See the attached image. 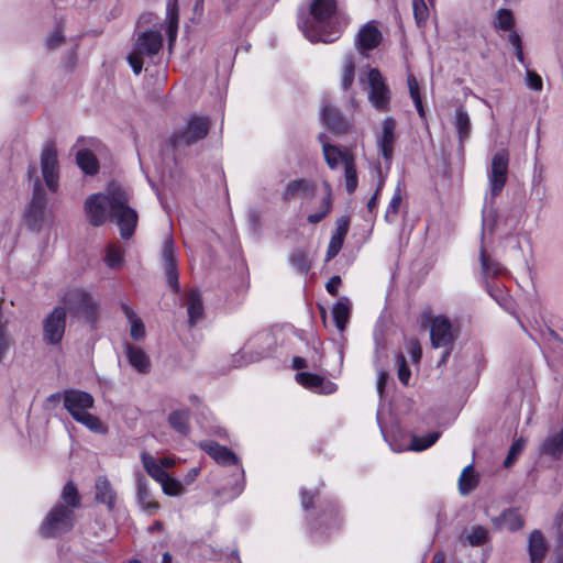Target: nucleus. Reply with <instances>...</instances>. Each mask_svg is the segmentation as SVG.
<instances>
[{"label":"nucleus","mask_w":563,"mask_h":563,"mask_svg":"<svg viewBox=\"0 0 563 563\" xmlns=\"http://www.w3.org/2000/svg\"><path fill=\"white\" fill-rule=\"evenodd\" d=\"M316 183L306 178H298L290 180L282 194L285 201H290L296 198H311L316 191Z\"/></svg>","instance_id":"20"},{"label":"nucleus","mask_w":563,"mask_h":563,"mask_svg":"<svg viewBox=\"0 0 563 563\" xmlns=\"http://www.w3.org/2000/svg\"><path fill=\"white\" fill-rule=\"evenodd\" d=\"M495 23L503 31L510 30V27L514 23V18H512L511 12L509 10H505V9L499 10L497 12Z\"/></svg>","instance_id":"52"},{"label":"nucleus","mask_w":563,"mask_h":563,"mask_svg":"<svg viewBox=\"0 0 563 563\" xmlns=\"http://www.w3.org/2000/svg\"><path fill=\"white\" fill-rule=\"evenodd\" d=\"M189 417L188 410H175L169 413L168 422L176 432L187 435L190 431Z\"/></svg>","instance_id":"34"},{"label":"nucleus","mask_w":563,"mask_h":563,"mask_svg":"<svg viewBox=\"0 0 563 563\" xmlns=\"http://www.w3.org/2000/svg\"><path fill=\"white\" fill-rule=\"evenodd\" d=\"M526 445V441L522 438L517 439L510 446L508 455L504 462L506 467H510L518 459V456L522 453Z\"/></svg>","instance_id":"49"},{"label":"nucleus","mask_w":563,"mask_h":563,"mask_svg":"<svg viewBox=\"0 0 563 563\" xmlns=\"http://www.w3.org/2000/svg\"><path fill=\"white\" fill-rule=\"evenodd\" d=\"M96 500L98 503L107 505L109 510H112L115 505L117 493L113 489L109 479L104 476H100L96 481Z\"/></svg>","instance_id":"25"},{"label":"nucleus","mask_w":563,"mask_h":563,"mask_svg":"<svg viewBox=\"0 0 563 563\" xmlns=\"http://www.w3.org/2000/svg\"><path fill=\"white\" fill-rule=\"evenodd\" d=\"M341 285V278L340 276H333L330 278V280L327 283L325 288L328 292L332 296L338 295L339 287Z\"/></svg>","instance_id":"60"},{"label":"nucleus","mask_w":563,"mask_h":563,"mask_svg":"<svg viewBox=\"0 0 563 563\" xmlns=\"http://www.w3.org/2000/svg\"><path fill=\"white\" fill-rule=\"evenodd\" d=\"M66 327V310L56 307L43 321V338L48 344L62 341Z\"/></svg>","instance_id":"14"},{"label":"nucleus","mask_w":563,"mask_h":563,"mask_svg":"<svg viewBox=\"0 0 563 563\" xmlns=\"http://www.w3.org/2000/svg\"><path fill=\"white\" fill-rule=\"evenodd\" d=\"M369 93L368 99L378 111L388 109L390 91L378 69L372 68L367 75Z\"/></svg>","instance_id":"12"},{"label":"nucleus","mask_w":563,"mask_h":563,"mask_svg":"<svg viewBox=\"0 0 563 563\" xmlns=\"http://www.w3.org/2000/svg\"><path fill=\"white\" fill-rule=\"evenodd\" d=\"M136 481V499L139 506L147 512L148 515H154L157 512L159 505L152 497L150 482L148 479L141 473L135 475Z\"/></svg>","instance_id":"19"},{"label":"nucleus","mask_w":563,"mask_h":563,"mask_svg":"<svg viewBox=\"0 0 563 563\" xmlns=\"http://www.w3.org/2000/svg\"><path fill=\"white\" fill-rule=\"evenodd\" d=\"M301 506L303 509H308L312 506V497H308L307 490L302 489L300 492Z\"/></svg>","instance_id":"64"},{"label":"nucleus","mask_w":563,"mask_h":563,"mask_svg":"<svg viewBox=\"0 0 563 563\" xmlns=\"http://www.w3.org/2000/svg\"><path fill=\"white\" fill-rule=\"evenodd\" d=\"M65 303L87 321L93 322L97 318V303L91 296L82 289L74 288L66 292Z\"/></svg>","instance_id":"11"},{"label":"nucleus","mask_w":563,"mask_h":563,"mask_svg":"<svg viewBox=\"0 0 563 563\" xmlns=\"http://www.w3.org/2000/svg\"><path fill=\"white\" fill-rule=\"evenodd\" d=\"M159 484L163 493L167 496H180L186 492L183 483L169 475H167L166 479L164 478Z\"/></svg>","instance_id":"43"},{"label":"nucleus","mask_w":563,"mask_h":563,"mask_svg":"<svg viewBox=\"0 0 563 563\" xmlns=\"http://www.w3.org/2000/svg\"><path fill=\"white\" fill-rule=\"evenodd\" d=\"M332 207L331 194L328 195L321 200L319 211L311 213L308 216L307 220L311 224H317L322 221L327 214L330 212Z\"/></svg>","instance_id":"44"},{"label":"nucleus","mask_w":563,"mask_h":563,"mask_svg":"<svg viewBox=\"0 0 563 563\" xmlns=\"http://www.w3.org/2000/svg\"><path fill=\"white\" fill-rule=\"evenodd\" d=\"M510 44L515 49L518 62L528 68L522 52L521 37H510ZM526 84L532 90L540 91L542 89V78L530 69H527Z\"/></svg>","instance_id":"24"},{"label":"nucleus","mask_w":563,"mask_h":563,"mask_svg":"<svg viewBox=\"0 0 563 563\" xmlns=\"http://www.w3.org/2000/svg\"><path fill=\"white\" fill-rule=\"evenodd\" d=\"M459 328L446 316L431 319L430 340L433 347H452L459 336Z\"/></svg>","instance_id":"9"},{"label":"nucleus","mask_w":563,"mask_h":563,"mask_svg":"<svg viewBox=\"0 0 563 563\" xmlns=\"http://www.w3.org/2000/svg\"><path fill=\"white\" fill-rule=\"evenodd\" d=\"M350 221L346 217H341L336 221V229L332 236L339 238L344 241L349 231Z\"/></svg>","instance_id":"55"},{"label":"nucleus","mask_w":563,"mask_h":563,"mask_svg":"<svg viewBox=\"0 0 563 563\" xmlns=\"http://www.w3.org/2000/svg\"><path fill=\"white\" fill-rule=\"evenodd\" d=\"M126 355L129 363L140 373H147L151 367V362L146 353L131 344H126L125 346Z\"/></svg>","instance_id":"29"},{"label":"nucleus","mask_w":563,"mask_h":563,"mask_svg":"<svg viewBox=\"0 0 563 563\" xmlns=\"http://www.w3.org/2000/svg\"><path fill=\"white\" fill-rule=\"evenodd\" d=\"M413 15L418 25L424 22L429 16V10L424 0L412 1Z\"/></svg>","instance_id":"51"},{"label":"nucleus","mask_w":563,"mask_h":563,"mask_svg":"<svg viewBox=\"0 0 563 563\" xmlns=\"http://www.w3.org/2000/svg\"><path fill=\"white\" fill-rule=\"evenodd\" d=\"M65 37H47L45 46L47 49H56L64 45Z\"/></svg>","instance_id":"61"},{"label":"nucleus","mask_w":563,"mask_h":563,"mask_svg":"<svg viewBox=\"0 0 563 563\" xmlns=\"http://www.w3.org/2000/svg\"><path fill=\"white\" fill-rule=\"evenodd\" d=\"M509 154L506 150H499L493 155L487 169L488 194L492 199L503 191L508 179Z\"/></svg>","instance_id":"8"},{"label":"nucleus","mask_w":563,"mask_h":563,"mask_svg":"<svg viewBox=\"0 0 563 563\" xmlns=\"http://www.w3.org/2000/svg\"><path fill=\"white\" fill-rule=\"evenodd\" d=\"M345 24L346 20L338 12L336 0H311L308 15L298 20L303 33H341Z\"/></svg>","instance_id":"2"},{"label":"nucleus","mask_w":563,"mask_h":563,"mask_svg":"<svg viewBox=\"0 0 563 563\" xmlns=\"http://www.w3.org/2000/svg\"><path fill=\"white\" fill-rule=\"evenodd\" d=\"M130 194L118 184H110L104 194L89 196L85 201V211L91 225H102L108 216L115 219L120 235L129 240L137 224V212L130 207Z\"/></svg>","instance_id":"1"},{"label":"nucleus","mask_w":563,"mask_h":563,"mask_svg":"<svg viewBox=\"0 0 563 563\" xmlns=\"http://www.w3.org/2000/svg\"><path fill=\"white\" fill-rule=\"evenodd\" d=\"M121 310L130 323V335L133 340L139 341L145 336V327L141 318L128 303H121Z\"/></svg>","instance_id":"27"},{"label":"nucleus","mask_w":563,"mask_h":563,"mask_svg":"<svg viewBox=\"0 0 563 563\" xmlns=\"http://www.w3.org/2000/svg\"><path fill=\"white\" fill-rule=\"evenodd\" d=\"M351 305L347 298L340 299L332 308L335 325L340 332L345 330L350 319Z\"/></svg>","instance_id":"32"},{"label":"nucleus","mask_w":563,"mask_h":563,"mask_svg":"<svg viewBox=\"0 0 563 563\" xmlns=\"http://www.w3.org/2000/svg\"><path fill=\"white\" fill-rule=\"evenodd\" d=\"M396 121L394 118L388 117L382 123V131L377 135V146L383 157L390 162L394 154V146L396 143Z\"/></svg>","instance_id":"17"},{"label":"nucleus","mask_w":563,"mask_h":563,"mask_svg":"<svg viewBox=\"0 0 563 563\" xmlns=\"http://www.w3.org/2000/svg\"><path fill=\"white\" fill-rule=\"evenodd\" d=\"M355 66L351 58H346L343 65L341 87L349 90L354 81Z\"/></svg>","instance_id":"47"},{"label":"nucleus","mask_w":563,"mask_h":563,"mask_svg":"<svg viewBox=\"0 0 563 563\" xmlns=\"http://www.w3.org/2000/svg\"><path fill=\"white\" fill-rule=\"evenodd\" d=\"M75 515L73 509L58 504L45 517L41 531L44 537H55L73 529Z\"/></svg>","instance_id":"7"},{"label":"nucleus","mask_w":563,"mask_h":563,"mask_svg":"<svg viewBox=\"0 0 563 563\" xmlns=\"http://www.w3.org/2000/svg\"><path fill=\"white\" fill-rule=\"evenodd\" d=\"M200 474V468L199 467H192L190 468L187 474L185 475L184 477V483L186 485H189L191 484Z\"/></svg>","instance_id":"63"},{"label":"nucleus","mask_w":563,"mask_h":563,"mask_svg":"<svg viewBox=\"0 0 563 563\" xmlns=\"http://www.w3.org/2000/svg\"><path fill=\"white\" fill-rule=\"evenodd\" d=\"M408 353L410 354L413 362H419L421 358V346L418 340H410L407 344Z\"/></svg>","instance_id":"58"},{"label":"nucleus","mask_w":563,"mask_h":563,"mask_svg":"<svg viewBox=\"0 0 563 563\" xmlns=\"http://www.w3.org/2000/svg\"><path fill=\"white\" fill-rule=\"evenodd\" d=\"M401 201H402V189L400 187V184H398L397 187L395 188L394 195H393V197L388 203V207L386 209V212H385V220L388 223L395 222L397 214L399 212V209H400Z\"/></svg>","instance_id":"38"},{"label":"nucleus","mask_w":563,"mask_h":563,"mask_svg":"<svg viewBox=\"0 0 563 563\" xmlns=\"http://www.w3.org/2000/svg\"><path fill=\"white\" fill-rule=\"evenodd\" d=\"M325 134H319V141L322 143V152L328 166L331 169L338 168L340 165H346V161L353 159L354 156L349 150H340L339 147L325 142Z\"/></svg>","instance_id":"22"},{"label":"nucleus","mask_w":563,"mask_h":563,"mask_svg":"<svg viewBox=\"0 0 563 563\" xmlns=\"http://www.w3.org/2000/svg\"><path fill=\"white\" fill-rule=\"evenodd\" d=\"M440 433L439 432H430L422 437H412L410 450L412 451H423L431 445H433L437 440L439 439Z\"/></svg>","instance_id":"42"},{"label":"nucleus","mask_w":563,"mask_h":563,"mask_svg":"<svg viewBox=\"0 0 563 563\" xmlns=\"http://www.w3.org/2000/svg\"><path fill=\"white\" fill-rule=\"evenodd\" d=\"M379 42L380 37H357L356 46L363 55H366V52L377 47Z\"/></svg>","instance_id":"53"},{"label":"nucleus","mask_w":563,"mask_h":563,"mask_svg":"<svg viewBox=\"0 0 563 563\" xmlns=\"http://www.w3.org/2000/svg\"><path fill=\"white\" fill-rule=\"evenodd\" d=\"M466 540L473 547L481 545L487 540V530L481 526L473 527L466 536Z\"/></svg>","instance_id":"50"},{"label":"nucleus","mask_w":563,"mask_h":563,"mask_svg":"<svg viewBox=\"0 0 563 563\" xmlns=\"http://www.w3.org/2000/svg\"><path fill=\"white\" fill-rule=\"evenodd\" d=\"M179 23L178 0H168L166 4V20L152 12H144L137 20L134 35H177Z\"/></svg>","instance_id":"4"},{"label":"nucleus","mask_w":563,"mask_h":563,"mask_svg":"<svg viewBox=\"0 0 563 563\" xmlns=\"http://www.w3.org/2000/svg\"><path fill=\"white\" fill-rule=\"evenodd\" d=\"M477 485V478L474 474L472 465H467L463 468L459 478V488L461 494L466 495Z\"/></svg>","instance_id":"37"},{"label":"nucleus","mask_w":563,"mask_h":563,"mask_svg":"<svg viewBox=\"0 0 563 563\" xmlns=\"http://www.w3.org/2000/svg\"><path fill=\"white\" fill-rule=\"evenodd\" d=\"M500 526L507 530L515 531L523 526V520L517 510L510 509L503 512Z\"/></svg>","instance_id":"41"},{"label":"nucleus","mask_w":563,"mask_h":563,"mask_svg":"<svg viewBox=\"0 0 563 563\" xmlns=\"http://www.w3.org/2000/svg\"><path fill=\"white\" fill-rule=\"evenodd\" d=\"M540 452L553 459H559L563 452V429L547 437Z\"/></svg>","instance_id":"28"},{"label":"nucleus","mask_w":563,"mask_h":563,"mask_svg":"<svg viewBox=\"0 0 563 563\" xmlns=\"http://www.w3.org/2000/svg\"><path fill=\"white\" fill-rule=\"evenodd\" d=\"M547 545L541 532L533 531L529 538V554L531 563H542Z\"/></svg>","instance_id":"30"},{"label":"nucleus","mask_w":563,"mask_h":563,"mask_svg":"<svg viewBox=\"0 0 563 563\" xmlns=\"http://www.w3.org/2000/svg\"><path fill=\"white\" fill-rule=\"evenodd\" d=\"M388 374L385 371L378 372V379H377V391L382 396L384 393V388L387 382Z\"/></svg>","instance_id":"62"},{"label":"nucleus","mask_w":563,"mask_h":563,"mask_svg":"<svg viewBox=\"0 0 563 563\" xmlns=\"http://www.w3.org/2000/svg\"><path fill=\"white\" fill-rule=\"evenodd\" d=\"M291 265L300 273H306L311 266L308 254L302 250H297L290 255Z\"/></svg>","instance_id":"46"},{"label":"nucleus","mask_w":563,"mask_h":563,"mask_svg":"<svg viewBox=\"0 0 563 563\" xmlns=\"http://www.w3.org/2000/svg\"><path fill=\"white\" fill-rule=\"evenodd\" d=\"M407 85H408L410 97L415 103V107L418 111L419 117L424 118L426 112H424V108L422 106V100L420 97L419 85H418L416 77L412 74L408 75Z\"/></svg>","instance_id":"39"},{"label":"nucleus","mask_w":563,"mask_h":563,"mask_svg":"<svg viewBox=\"0 0 563 563\" xmlns=\"http://www.w3.org/2000/svg\"><path fill=\"white\" fill-rule=\"evenodd\" d=\"M482 274L486 279L497 277L506 273L505 266L486 253L484 247L479 251Z\"/></svg>","instance_id":"26"},{"label":"nucleus","mask_w":563,"mask_h":563,"mask_svg":"<svg viewBox=\"0 0 563 563\" xmlns=\"http://www.w3.org/2000/svg\"><path fill=\"white\" fill-rule=\"evenodd\" d=\"M395 363L397 366V374H398L399 380L405 386L409 385L411 372H410L409 367L407 366L405 356L401 353L397 354L395 357Z\"/></svg>","instance_id":"48"},{"label":"nucleus","mask_w":563,"mask_h":563,"mask_svg":"<svg viewBox=\"0 0 563 563\" xmlns=\"http://www.w3.org/2000/svg\"><path fill=\"white\" fill-rule=\"evenodd\" d=\"M11 344V339L9 333L7 332L4 325L0 327V363L8 353Z\"/></svg>","instance_id":"54"},{"label":"nucleus","mask_w":563,"mask_h":563,"mask_svg":"<svg viewBox=\"0 0 563 563\" xmlns=\"http://www.w3.org/2000/svg\"><path fill=\"white\" fill-rule=\"evenodd\" d=\"M162 48V37H137L128 55V63L133 73L139 75L143 67L147 68L148 65L155 64Z\"/></svg>","instance_id":"6"},{"label":"nucleus","mask_w":563,"mask_h":563,"mask_svg":"<svg viewBox=\"0 0 563 563\" xmlns=\"http://www.w3.org/2000/svg\"><path fill=\"white\" fill-rule=\"evenodd\" d=\"M124 261V250L121 245L110 244L106 249L104 263L111 268L115 269L121 267Z\"/></svg>","instance_id":"36"},{"label":"nucleus","mask_w":563,"mask_h":563,"mask_svg":"<svg viewBox=\"0 0 563 563\" xmlns=\"http://www.w3.org/2000/svg\"><path fill=\"white\" fill-rule=\"evenodd\" d=\"M76 161L80 169L88 174L93 175L98 172L99 164L96 156L88 150H80L76 155Z\"/></svg>","instance_id":"35"},{"label":"nucleus","mask_w":563,"mask_h":563,"mask_svg":"<svg viewBox=\"0 0 563 563\" xmlns=\"http://www.w3.org/2000/svg\"><path fill=\"white\" fill-rule=\"evenodd\" d=\"M383 186H384V181L379 180L374 195L372 196V198L367 202V209H368L369 212H373L377 208L378 197L380 195Z\"/></svg>","instance_id":"59"},{"label":"nucleus","mask_w":563,"mask_h":563,"mask_svg":"<svg viewBox=\"0 0 563 563\" xmlns=\"http://www.w3.org/2000/svg\"><path fill=\"white\" fill-rule=\"evenodd\" d=\"M141 461L144 470L154 481L161 483L164 478L166 479L168 473L162 468V465L153 455L144 452L141 454Z\"/></svg>","instance_id":"31"},{"label":"nucleus","mask_w":563,"mask_h":563,"mask_svg":"<svg viewBox=\"0 0 563 563\" xmlns=\"http://www.w3.org/2000/svg\"><path fill=\"white\" fill-rule=\"evenodd\" d=\"M162 260L165 266L166 277L168 285L174 291H179V275H178V257L177 247L172 236H167L164 241Z\"/></svg>","instance_id":"15"},{"label":"nucleus","mask_w":563,"mask_h":563,"mask_svg":"<svg viewBox=\"0 0 563 563\" xmlns=\"http://www.w3.org/2000/svg\"><path fill=\"white\" fill-rule=\"evenodd\" d=\"M344 179L346 190L350 194L353 192L357 187V173L354 158L346 161V165L344 166Z\"/></svg>","instance_id":"45"},{"label":"nucleus","mask_w":563,"mask_h":563,"mask_svg":"<svg viewBox=\"0 0 563 563\" xmlns=\"http://www.w3.org/2000/svg\"><path fill=\"white\" fill-rule=\"evenodd\" d=\"M62 500L65 504V507H68L73 510L80 506V496L76 486L71 482H68L64 486L62 492Z\"/></svg>","instance_id":"40"},{"label":"nucleus","mask_w":563,"mask_h":563,"mask_svg":"<svg viewBox=\"0 0 563 563\" xmlns=\"http://www.w3.org/2000/svg\"><path fill=\"white\" fill-rule=\"evenodd\" d=\"M63 398L64 407L74 420L92 432L103 433L106 431L100 419L89 412L95 405V399L89 393L69 389L64 393Z\"/></svg>","instance_id":"3"},{"label":"nucleus","mask_w":563,"mask_h":563,"mask_svg":"<svg viewBox=\"0 0 563 563\" xmlns=\"http://www.w3.org/2000/svg\"><path fill=\"white\" fill-rule=\"evenodd\" d=\"M198 446L206 452L218 465L223 467L238 466L240 471L239 481L232 488L231 498H234L243 493L244 489V468L241 459L228 446L221 445L213 440H203L198 443Z\"/></svg>","instance_id":"5"},{"label":"nucleus","mask_w":563,"mask_h":563,"mask_svg":"<svg viewBox=\"0 0 563 563\" xmlns=\"http://www.w3.org/2000/svg\"><path fill=\"white\" fill-rule=\"evenodd\" d=\"M383 30L378 27L377 23L375 21H369L366 24H364L357 35H382Z\"/></svg>","instance_id":"57"},{"label":"nucleus","mask_w":563,"mask_h":563,"mask_svg":"<svg viewBox=\"0 0 563 563\" xmlns=\"http://www.w3.org/2000/svg\"><path fill=\"white\" fill-rule=\"evenodd\" d=\"M453 123L456 129L459 140L463 143L471 135L472 124L468 113L463 108H457L455 110Z\"/></svg>","instance_id":"33"},{"label":"nucleus","mask_w":563,"mask_h":563,"mask_svg":"<svg viewBox=\"0 0 563 563\" xmlns=\"http://www.w3.org/2000/svg\"><path fill=\"white\" fill-rule=\"evenodd\" d=\"M209 130V121L205 117H192L187 125L174 134L172 143L174 146H188L203 139Z\"/></svg>","instance_id":"10"},{"label":"nucleus","mask_w":563,"mask_h":563,"mask_svg":"<svg viewBox=\"0 0 563 563\" xmlns=\"http://www.w3.org/2000/svg\"><path fill=\"white\" fill-rule=\"evenodd\" d=\"M41 168L44 181L51 191L58 188V161L57 152L53 146H46L41 155Z\"/></svg>","instance_id":"16"},{"label":"nucleus","mask_w":563,"mask_h":563,"mask_svg":"<svg viewBox=\"0 0 563 563\" xmlns=\"http://www.w3.org/2000/svg\"><path fill=\"white\" fill-rule=\"evenodd\" d=\"M321 119L323 124L335 134H343L350 128L349 121L341 115L338 109L331 107L328 101L322 103Z\"/></svg>","instance_id":"21"},{"label":"nucleus","mask_w":563,"mask_h":563,"mask_svg":"<svg viewBox=\"0 0 563 563\" xmlns=\"http://www.w3.org/2000/svg\"><path fill=\"white\" fill-rule=\"evenodd\" d=\"M46 217V197L40 188L38 180L34 185L33 198L26 209L24 219L29 229L40 231Z\"/></svg>","instance_id":"13"},{"label":"nucleus","mask_w":563,"mask_h":563,"mask_svg":"<svg viewBox=\"0 0 563 563\" xmlns=\"http://www.w3.org/2000/svg\"><path fill=\"white\" fill-rule=\"evenodd\" d=\"M185 306L188 314V324L190 328H194L202 320L205 314L202 297L198 289H190L187 291L185 296Z\"/></svg>","instance_id":"23"},{"label":"nucleus","mask_w":563,"mask_h":563,"mask_svg":"<svg viewBox=\"0 0 563 563\" xmlns=\"http://www.w3.org/2000/svg\"><path fill=\"white\" fill-rule=\"evenodd\" d=\"M296 380L305 388L320 394L330 395L336 390V385L334 383L327 380L322 376L312 373H297Z\"/></svg>","instance_id":"18"},{"label":"nucleus","mask_w":563,"mask_h":563,"mask_svg":"<svg viewBox=\"0 0 563 563\" xmlns=\"http://www.w3.org/2000/svg\"><path fill=\"white\" fill-rule=\"evenodd\" d=\"M343 240L339 238L331 236L328 250H327V261L332 260L338 255L340 250L342 249Z\"/></svg>","instance_id":"56"}]
</instances>
